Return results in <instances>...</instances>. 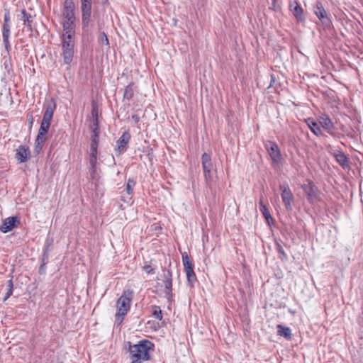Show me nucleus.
<instances>
[{
    "mask_svg": "<svg viewBox=\"0 0 363 363\" xmlns=\"http://www.w3.org/2000/svg\"><path fill=\"white\" fill-rule=\"evenodd\" d=\"M130 363H143L151 359V352L154 350V344L148 340H143L137 344L128 342Z\"/></svg>",
    "mask_w": 363,
    "mask_h": 363,
    "instance_id": "nucleus-1",
    "label": "nucleus"
},
{
    "mask_svg": "<svg viewBox=\"0 0 363 363\" xmlns=\"http://www.w3.org/2000/svg\"><path fill=\"white\" fill-rule=\"evenodd\" d=\"M133 298V291L130 289L123 291L122 295L116 302L117 312L115 315L116 320L121 324L128 312L130 309L132 299Z\"/></svg>",
    "mask_w": 363,
    "mask_h": 363,
    "instance_id": "nucleus-2",
    "label": "nucleus"
},
{
    "mask_svg": "<svg viewBox=\"0 0 363 363\" xmlns=\"http://www.w3.org/2000/svg\"><path fill=\"white\" fill-rule=\"evenodd\" d=\"M62 44V56L65 65H69L74 55L75 38L60 37Z\"/></svg>",
    "mask_w": 363,
    "mask_h": 363,
    "instance_id": "nucleus-3",
    "label": "nucleus"
},
{
    "mask_svg": "<svg viewBox=\"0 0 363 363\" xmlns=\"http://www.w3.org/2000/svg\"><path fill=\"white\" fill-rule=\"evenodd\" d=\"M301 188L310 203L313 204L320 200V191L311 180H306Z\"/></svg>",
    "mask_w": 363,
    "mask_h": 363,
    "instance_id": "nucleus-4",
    "label": "nucleus"
},
{
    "mask_svg": "<svg viewBox=\"0 0 363 363\" xmlns=\"http://www.w3.org/2000/svg\"><path fill=\"white\" fill-rule=\"evenodd\" d=\"M92 0H80L82 26L85 29L89 26L91 18Z\"/></svg>",
    "mask_w": 363,
    "mask_h": 363,
    "instance_id": "nucleus-5",
    "label": "nucleus"
},
{
    "mask_svg": "<svg viewBox=\"0 0 363 363\" xmlns=\"http://www.w3.org/2000/svg\"><path fill=\"white\" fill-rule=\"evenodd\" d=\"M279 190L281 191V197L285 208L287 211L293 210V203L294 202V196L287 183H284L279 185Z\"/></svg>",
    "mask_w": 363,
    "mask_h": 363,
    "instance_id": "nucleus-6",
    "label": "nucleus"
},
{
    "mask_svg": "<svg viewBox=\"0 0 363 363\" xmlns=\"http://www.w3.org/2000/svg\"><path fill=\"white\" fill-rule=\"evenodd\" d=\"M314 13L317 18L321 21L324 28L330 29L333 25L330 16L327 13L323 4L317 1L314 7Z\"/></svg>",
    "mask_w": 363,
    "mask_h": 363,
    "instance_id": "nucleus-7",
    "label": "nucleus"
},
{
    "mask_svg": "<svg viewBox=\"0 0 363 363\" xmlns=\"http://www.w3.org/2000/svg\"><path fill=\"white\" fill-rule=\"evenodd\" d=\"M318 123L323 128V130H325L332 137L338 138H340V136L343 137V135H340L335 132L336 128L328 115H320L318 117Z\"/></svg>",
    "mask_w": 363,
    "mask_h": 363,
    "instance_id": "nucleus-8",
    "label": "nucleus"
},
{
    "mask_svg": "<svg viewBox=\"0 0 363 363\" xmlns=\"http://www.w3.org/2000/svg\"><path fill=\"white\" fill-rule=\"evenodd\" d=\"M264 147L269 155L272 162L279 164L281 160V154L278 145L274 141L268 140L264 144Z\"/></svg>",
    "mask_w": 363,
    "mask_h": 363,
    "instance_id": "nucleus-9",
    "label": "nucleus"
},
{
    "mask_svg": "<svg viewBox=\"0 0 363 363\" xmlns=\"http://www.w3.org/2000/svg\"><path fill=\"white\" fill-rule=\"evenodd\" d=\"M162 281L164 286V294L167 299L170 301L172 298V272L170 269L164 270Z\"/></svg>",
    "mask_w": 363,
    "mask_h": 363,
    "instance_id": "nucleus-10",
    "label": "nucleus"
},
{
    "mask_svg": "<svg viewBox=\"0 0 363 363\" xmlns=\"http://www.w3.org/2000/svg\"><path fill=\"white\" fill-rule=\"evenodd\" d=\"M74 10L75 5L73 0H65L62 9L64 21H76Z\"/></svg>",
    "mask_w": 363,
    "mask_h": 363,
    "instance_id": "nucleus-11",
    "label": "nucleus"
},
{
    "mask_svg": "<svg viewBox=\"0 0 363 363\" xmlns=\"http://www.w3.org/2000/svg\"><path fill=\"white\" fill-rule=\"evenodd\" d=\"M130 140V134L128 131H124L122 135L116 141V151L118 155L127 150V145Z\"/></svg>",
    "mask_w": 363,
    "mask_h": 363,
    "instance_id": "nucleus-12",
    "label": "nucleus"
},
{
    "mask_svg": "<svg viewBox=\"0 0 363 363\" xmlns=\"http://www.w3.org/2000/svg\"><path fill=\"white\" fill-rule=\"evenodd\" d=\"M20 224V220L16 216H11L4 220L3 223L0 225V231L6 233L11 231L14 228Z\"/></svg>",
    "mask_w": 363,
    "mask_h": 363,
    "instance_id": "nucleus-13",
    "label": "nucleus"
},
{
    "mask_svg": "<svg viewBox=\"0 0 363 363\" xmlns=\"http://www.w3.org/2000/svg\"><path fill=\"white\" fill-rule=\"evenodd\" d=\"M75 21H63V33L61 37L75 38Z\"/></svg>",
    "mask_w": 363,
    "mask_h": 363,
    "instance_id": "nucleus-14",
    "label": "nucleus"
},
{
    "mask_svg": "<svg viewBox=\"0 0 363 363\" xmlns=\"http://www.w3.org/2000/svg\"><path fill=\"white\" fill-rule=\"evenodd\" d=\"M289 9L297 21L302 22L305 20L303 9L296 1L290 2Z\"/></svg>",
    "mask_w": 363,
    "mask_h": 363,
    "instance_id": "nucleus-15",
    "label": "nucleus"
},
{
    "mask_svg": "<svg viewBox=\"0 0 363 363\" xmlns=\"http://www.w3.org/2000/svg\"><path fill=\"white\" fill-rule=\"evenodd\" d=\"M30 155V151L28 147L25 145H20L16 149V158L19 163L25 162L28 160Z\"/></svg>",
    "mask_w": 363,
    "mask_h": 363,
    "instance_id": "nucleus-16",
    "label": "nucleus"
},
{
    "mask_svg": "<svg viewBox=\"0 0 363 363\" xmlns=\"http://www.w3.org/2000/svg\"><path fill=\"white\" fill-rule=\"evenodd\" d=\"M51 120L43 118V120L40 123V128L38 130V133L37 135L38 140H41L42 138H46L45 135L48 133L50 126Z\"/></svg>",
    "mask_w": 363,
    "mask_h": 363,
    "instance_id": "nucleus-17",
    "label": "nucleus"
},
{
    "mask_svg": "<svg viewBox=\"0 0 363 363\" xmlns=\"http://www.w3.org/2000/svg\"><path fill=\"white\" fill-rule=\"evenodd\" d=\"M45 111L43 113L44 118L52 120L54 111L56 108V104L53 99H51L47 104H45Z\"/></svg>",
    "mask_w": 363,
    "mask_h": 363,
    "instance_id": "nucleus-18",
    "label": "nucleus"
},
{
    "mask_svg": "<svg viewBox=\"0 0 363 363\" xmlns=\"http://www.w3.org/2000/svg\"><path fill=\"white\" fill-rule=\"evenodd\" d=\"M333 155L335 158L337 162L343 168L348 165L349 159L343 152L340 150H335L333 153Z\"/></svg>",
    "mask_w": 363,
    "mask_h": 363,
    "instance_id": "nucleus-19",
    "label": "nucleus"
},
{
    "mask_svg": "<svg viewBox=\"0 0 363 363\" xmlns=\"http://www.w3.org/2000/svg\"><path fill=\"white\" fill-rule=\"evenodd\" d=\"M10 35L11 26H2L3 42L4 44L5 49L7 52H9L11 49V45L9 41Z\"/></svg>",
    "mask_w": 363,
    "mask_h": 363,
    "instance_id": "nucleus-20",
    "label": "nucleus"
},
{
    "mask_svg": "<svg viewBox=\"0 0 363 363\" xmlns=\"http://www.w3.org/2000/svg\"><path fill=\"white\" fill-rule=\"evenodd\" d=\"M308 126L313 133H314L317 136H320L323 135L322 130L320 128V125L319 123H318L312 118H308L306 120Z\"/></svg>",
    "mask_w": 363,
    "mask_h": 363,
    "instance_id": "nucleus-21",
    "label": "nucleus"
},
{
    "mask_svg": "<svg viewBox=\"0 0 363 363\" xmlns=\"http://www.w3.org/2000/svg\"><path fill=\"white\" fill-rule=\"evenodd\" d=\"M201 164L203 170L213 169V164L209 154L204 152L201 155Z\"/></svg>",
    "mask_w": 363,
    "mask_h": 363,
    "instance_id": "nucleus-22",
    "label": "nucleus"
},
{
    "mask_svg": "<svg viewBox=\"0 0 363 363\" xmlns=\"http://www.w3.org/2000/svg\"><path fill=\"white\" fill-rule=\"evenodd\" d=\"M21 21H23V24L26 26L28 30L30 32H32V25L31 23L33 21V17L32 16L27 13L26 10L25 9H22L21 11Z\"/></svg>",
    "mask_w": 363,
    "mask_h": 363,
    "instance_id": "nucleus-23",
    "label": "nucleus"
},
{
    "mask_svg": "<svg viewBox=\"0 0 363 363\" xmlns=\"http://www.w3.org/2000/svg\"><path fill=\"white\" fill-rule=\"evenodd\" d=\"M277 335L284 337L286 340L291 339V330L289 327L282 325H277Z\"/></svg>",
    "mask_w": 363,
    "mask_h": 363,
    "instance_id": "nucleus-24",
    "label": "nucleus"
},
{
    "mask_svg": "<svg viewBox=\"0 0 363 363\" xmlns=\"http://www.w3.org/2000/svg\"><path fill=\"white\" fill-rule=\"evenodd\" d=\"M187 279V284L193 288L195 282L197 281L196 274L194 269L185 271Z\"/></svg>",
    "mask_w": 363,
    "mask_h": 363,
    "instance_id": "nucleus-25",
    "label": "nucleus"
},
{
    "mask_svg": "<svg viewBox=\"0 0 363 363\" xmlns=\"http://www.w3.org/2000/svg\"><path fill=\"white\" fill-rule=\"evenodd\" d=\"M182 258L183 265L184 267V271L194 269V264H193L192 262L190 260V258H189L187 252H184L182 253Z\"/></svg>",
    "mask_w": 363,
    "mask_h": 363,
    "instance_id": "nucleus-26",
    "label": "nucleus"
},
{
    "mask_svg": "<svg viewBox=\"0 0 363 363\" xmlns=\"http://www.w3.org/2000/svg\"><path fill=\"white\" fill-rule=\"evenodd\" d=\"M259 210H260L261 213H262V215L265 218V219L267 220V222L269 223L270 220H273V218L270 215L268 208L264 205L262 200L259 201Z\"/></svg>",
    "mask_w": 363,
    "mask_h": 363,
    "instance_id": "nucleus-27",
    "label": "nucleus"
},
{
    "mask_svg": "<svg viewBox=\"0 0 363 363\" xmlns=\"http://www.w3.org/2000/svg\"><path fill=\"white\" fill-rule=\"evenodd\" d=\"M203 172L206 186L211 188L213 182V169L203 170Z\"/></svg>",
    "mask_w": 363,
    "mask_h": 363,
    "instance_id": "nucleus-28",
    "label": "nucleus"
},
{
    "mask_svg": "<svg viewBox=\"0 0 363 363\" xmlns=\"http://www.w3.org/2000/svg\"><path fill=\"white\" fill-rule=\"evenodd\" d=\"M133 83H130L125 88L124 93H123V99H126V100L129 101L133 97L134 90H133Z\"/></svg>",
    "mask_w": 363,
    "mask_h": 363,
    "instance_id": "nucleus-29",
    "label": "nucleus"
},
{
    "mask_svg": "<svg viewBox=\"0 0 363 363\" xmlns=\"http://www.w3.org/2000/svg\"><path fill=\"white\" fill-rule=\"evenodd\" d=\"M50 245V243L48 242V240L46 241V243L45 245H44V247H43V257H42V259H41V262L43 263V266H45L48 262V259H49V247Z\"/></svg>",
    "mask_w": 363,
    "mask_h": 363,
    "instance_id": "nucleus-30",
    "label": "nucleus"
},
{
    "mask_svg": "<svg viewBox=\"0 0 363 363\" xmlns=\"http://www.w3.org/2000/svg\"><path fill=\"white\" fill-rule=\"evenodd\" d=\"M151 308L152 316L155 317L158 320H161L162 319V313L160 307L154 305L151 306Z\"/></svg>",
    "mask_w": 363,
    "mask_h": 363,
    "instance_id": "nucleus-31",
    "label": "nucleus"
},
{
    "mask_svg": "<svg viewBox=\"0 0 363 363\" xmlns=\"http://www.w3.org/2000/svg\"><path fill=\"white\" fill-rule=\"evenodd\" d=\"M276 250L278 252V253L279 254V259H281L282 261H285L287 259L288 257H287L286 253L285 252L281 245L277 241L276 242Z\"/></svg>",
    "mask_w": 363,
    "mask_h": 363,
    "instance_id": "nucleus-32",
    "label": "nucleus"
},
{
    "mask_svg": "<svg viewBox=\"0 0 363 363\" xmlns=\"http://www.w3.org/2000/svg\"><path fill=\"white\" fill-rule=\"evenodd\" d=\"M45 141H46V138H42V140H38V137H36L35 140V148H34V150L36 153L38 154L42 150Z\"/></svg>",
    "mask_w": 363,
    "mask_h": 363,
    "instance_id": "nucleus-33",
    "label": "nucleus"
},
{
    "mask_svg": "<svg viewBox=\"0 0 363 363\" xmlns=\"http://www.w3.org/2000/svg\"><path fill=\"white\" fill-rule=\"evenodd\" d=\"M136 184V182L133 179H128L126 183V191L128 194L131 195L133 192V189Z\"/></svg>",
    "mask_w": 363,
    "mask_h": 363,
    "instance_id": "nucleus-34",
    "label": "nucleus"
},
{
    "mask_svg": "<svg viewBox=\"0 0 363 363\" xmlns=\"http://www.w3.org/2000/svg\"><path fill=\"white\" fill-rule=\"evenodd\" d=\"M99 133H97V131H93V133H91L90 145H99Z\"/></svg>",
    "mask_w": 363,
    "mask_h": 363,
    "instance_id": "nucleus-35",
    "label": "nucleus"
},
{
    "mask_svg": "<svg viewBox=\"0 0 363 363\" xmlns=\"http://www.w3.org/2000/svg\"><path fill=\"white\" fill-rule=\"evenodd\" d=\"M99 43L101 45H109V40L105 32H101L99 38Z\"/></svg>",
    "mask_w": 363,
    "mask_h": 363,
    "instance_id": "nucleus-36",
    "label": "nucleus"
},
{
    "mask_svg": "<svg viewBox=\"0 0 363 363\" xmlns=\"http://www.w3.org/2000/svg\"><path fill=\"white\" fill-rule=\"evenodd\" d=\"M90 128L91 130V133H93V131H97V133H100L99 119H91V124L90 125Z\"/></svg>",
    "mask_w": 363,
    "mask_h": 363,
    "instance_id": "nucleus-37",
    "label": "nucleus"
},
{
    "mask_svg": "<svg viewBox=\"0 0 363 363\" xmlns=\"http://www.w3.org/2000/svg\"><path fill=\"white\" fill-rule=\"evenodd\" d=\"M10 19V13L9 11H6L4 16V23L2 26H11Z\"/></svg>",
    "mask_w": 363,
    "mask_h": 363,
    "instance_id": "nucleus-38",
    "label": "nucleus"
},
{
    "mask_svg": "<svg viewBox=\"0 0 363 363\" xmlns=\"http://www.w3.org/2000/svg\"><path fill=\"white\" fill-rule=\"evenodd\" d=\"M91 119H99L98 118V108L95 104H92L91 109Z\"/></svg>",
    "mask_w": 363,
    "mask_h": 363,
    "instance_id": "nucleus-39",
    "label": "nucleus"
},
{
    "mask_svg": "<svg viewBox=\"0 0 363 363\" xmlns=\"http://www.w3.org/2000/svg\"><path fill=\"white\" fill-rule=\"evenodd\" d=\"M89 164L92 169L97 166V156H89Z\"/></svg>",
    "mask_w": 363,
    "mask_h": 363,
    "instance_id": "nucleus-40",
    "label": "nucleus"
},
{
    "mask_svg": "<svg viewBox=\"0 0 363 363\" xmlns=\"http://www.w3.org/2000/svg\"><path fill=\"white\" fill-rule=\"evenodd\" d=\"M98 146L99 145H90L89 156H97V154H98Z\"/></svg>",
    "mask_w": 363,
    "mask_h": 363,
    "instance_id": "nucleus-41",
    "label": "nucleus"
},
{
    "mask_svg": "<svg viewBox=\"0 0 363 363\" xmlns=\"http://www.w3.org/2000/svg\"><path fill=\"white\" fill-rule=\"evenodd\" d=\"M143 269L147 273V274H154L155 273V269L152 267V266L149 264H146L143 267Z\"/></svg>",
    "mask_w": 363,
    "mask_h": 363,
    "instance_id": "nucleus-42",
    "label": "nucleus"
},
{
    "mask_svg": "<svg viewBox=\"0 0 363 363\" xmlns=\"http://www.w3.org/2000/svg\"><path fill=\"white\" fill-rule=\"evenodd\" d=\"M96 167H95L94 169H92V167H90L89 172H90V177L91 179H95L96 178Z\"/></svg>",
    "mask_w": 363,
    "mask_h": 363,
    "instance_id": "nucleus-43",
    "label": "nucleus"
},
{
    "mask_svg": "<svg viewBox=\"0 0 363 363\" xmlns=\"http://www.w3.org/2000/svg\"><path fill=\"white\" fill-rule=\"evenodd\" d=\"M13 294V290L11 289H8L7 292L4 298V301H6Z\"/></svg>",
    "mask_w": 363,
    "mask_h": 363,
    "instance_id": "nucleus-44",
    "label": "nucleus"
},
{
    "mask_svg": "<svg viewBox=\"0 0 363 363\" xmlns=\"http://www.w3.org/2000/svg\"><path fill=\"white\" fill-rule=\"evenodd\" d=\"M131 118L134 121L135 123H138L140 121V117L137 114L132 115Z\"/></svg>",
    "mask_w": 363,
    "mask_h": 363,
    "instance_id": "nucleus-45",
    "label": "nucleus"
},
{
    "mask_svg": "<svg viewBox=\"0 0 363 363\" xmlns=\"http://www.w3.org/2000/svg\"><path fill=\"white\" fill-rule=\"evenodd\" d=\"M270 78H271V80H270V84H269V87L273 86L275 82V77L274 74H271Z\"/></svg>",
    "mask_w": 363,
    "mask_h": 363,
    "instance_id": "nucleus-46",
    "label": "nucleus"
},
{
    "mask_svg": "<svg viewBox=\"0 0 363 363\" xmlns=\"http://www.w3.org/2000/svg\"><path fill=\"white\" fill-rule=\"evenodd\" d=\"M7 286H8V289H11L13 290V280L12 279H9L8 281Z\"/></svg>",
    "mask_w": 363,
    "mask_h": 363,
    "instance_id": "nucleus-47",
    "label": "nucleus"
},
{
    "mask_svg": "<svg viewBox=\"0 0 363 363\" xmlns=\"http://www.w3.org/2000/svg\"><path fill=\"white\" fill-rule=\"evenodd\" d=\"M45 266H43V263H42L40 267V268H39V272L40 273H43L45 271Z\"/></svg>",
    "mask_w": 363,
    "mask_h": 363,
    "instance_id": "nucleus-48",
    "label": "nucleus"
}]
</instances>
